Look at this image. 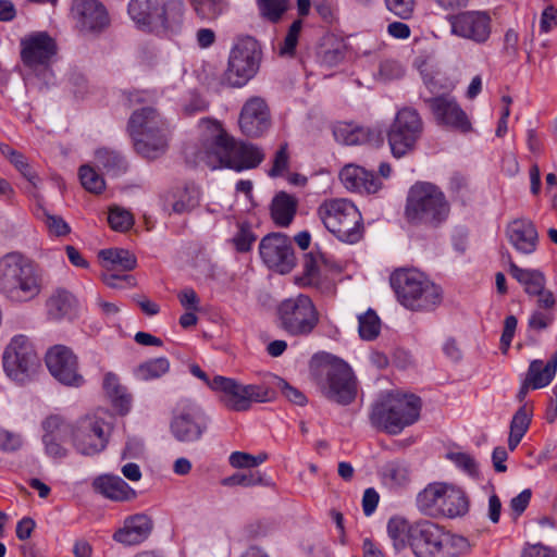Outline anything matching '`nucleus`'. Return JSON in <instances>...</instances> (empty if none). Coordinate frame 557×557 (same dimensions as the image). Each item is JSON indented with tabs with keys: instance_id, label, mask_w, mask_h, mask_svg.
<instances>
[{
	"instance_id": "obj_15",
	"label": "nucleus",
	"mask_w": 557,
	"mask_h": 557,
	"mask_svg": "<svg viewBox=\"0 0 557 557\" xmlns=\"http://www.w3.org/2000/svg\"><path fill=\"white\" fill-rule=\"evenodd\" d=\"M261 48L258 41L246 36L239 38L233 47L223 83L230 87H242L251 79L259 70Z\"/></svg>"
},
{
	"instance_id": "obj_45",
	"label": "nucleus",
	"mask_w": 557,
	"mask_h": 557,
	"mask_svg": "<svg viewBox=\"0 0 557 557\" xmlns=\"http://www.w3.org/2000/svg\"><path fill=\"white\" fill-rule=\"evenodd\" d=\"M257 240L251 225L248 223H238V230L232 238V243L238 252H248L252 244Z\"/></svg>"
},
{
	"instance_id": "obj_51",
	"label": "nucleus",
	"mask_w": 557,
	"mask_h": 557,
	"mask_svg": "<svg viewBox=\"0 0 557 557\" xmlns=\"http://www.w3.org/2000/svg\"><path fill=\"white\" fill-rule=\"evenodd\" d=\"M108 222L114 231L124 232L133 225V216L128 211L114 207L109 211Z\"/></svg>"
},
{
	"instance_id": "obj_24",
	"label": "nucleus",
	"mask_w": 557,
	"mask_h": 557,
	"mask_svg": "<svg viewBox=\"0 0 557 557\" xmlns=\"http://www.w3.org/2000/svg\"><path fill=\"white\" fill-rule=\"evenodd\" d=\"M21 47L22 61L32 70L47 66L57 50L54 40L47 33H35L25 37Z\"/></svg>"
},
{
	"instance_id": "obj_17",
	"label": "nucleus",
	"mask_w": 557,
	"mask_h": 557,
	"mask_svg": "<svg viewBox=\"0 0 557 557\" xmlns=\"http://www.w3.org/2000/svg\"><path fill=\"white\" fill-rule=\"evenodd\" d=\"M109 435V424L97 414L79 419L71 431L72 445L83 456L101 453L107 447Z\"/></svg>"
},
{
	"instance_id": "obj_16",
	"label": "nucleus",
	"mask_w": 557,
	"mask_h": 557,
	"mask_svg": "<svg viewBox=\"0 0 557 557\" xmlns=\"http://www.w3.org/2000/svg\"><path fill=\"white\" fill-rule=\"evenodd\" d=\"M423 121L413 108L405 107L397 111L386 137L395 158L412 152L423 134Z\"/></svg>"
},
{
	"instance_id": "obj_48",
	"label": "nucleus",
	"mask_w": 557,
	"mask_h": 557,
	"mask_svg": "<svg viewBox=\"0 0 557 557\" xmlns=\"http://www.w3.org/2000/svg\"><path fill=\"white\" fill-rule=\"evenodd\" d=\"M449 459L456 467L461 469L468 475L475 478L479 474V465L474 457L463 451H450L447 454Z\"/></svg>"
},
{
	"instance_id": "obj_34",
	"label": "nucleus",
	"mask_w": 557,
	"mask_h": 557,
	"mask_svg": "<svg viewBox=\"0 0 557 557\" xmlns=\"http://www.w3.org/2000/svg\"><path fill=\"white\" fill-rule=\"evenodd\" d=\"M297 205L294 196L285 191L276 194L271 203V216L275 224L282 227L288 226L296 214Z\"/></svg>"
},
{
	"instance_id": "obj_2",
	"label": "nucleus",
	"mask_w": 557,
	"mask_h": 557,
	"mask_svg": "<svg viewBox=\"0 0 557 557\" xmlns=\"http://www.w3.org/2000/svg\"><path fill=\"white\" fill-rule=\"evenodd\" d=\"M202 123L210 133L202 139L198 158L211 169L225 166L240 172L263 161L264 154L258 147L236 141L216 122L206 120Z\"/></svg>"
},
{
	"instance_id": "obj_56",
	"label": "nucleus",
	"mask_w": 557,
	"mask_h": 557,
	"mask_svg": "<svg viewBox=\"0 0 557 557\" xmlns=\"http://www.w3.org/2000/svg\"><path fill=\"white\" fill-rule=\"evenodd\" d=\"M277 388L281 391L284 397L289 401L304 406L307 403V397L296 387L289 385L285 380L277 379Z\"/></svg>"
},
{
	"instance_id": "obj_29",
	"label": "nucleus",
	"mask_w": 557,
	"mask_h": 557,
	"mask_svg": "<svg viewBox=\"0 0 557 557\" xmlns=\"http://www.w3.org/2000/svg\"><path fill=\"white\" fill-rule=\"evenodd\" d=\"M333 134L338 143L349 146L364 144L380 146L383 143L381 132L351 123L337 124Z\"/></svg>"
},
{
	"instance_id": "obj_58",
	"label": "nucleus",
	"mask_w": 557,
	"mask_h": 557,
	"mask_svg": "<svg viewBox=\"0 0 557 557\" xmlns=\"http://www.w3.org/2000/svg\"><path fill=\"white\" fill-rule=\"evenodd\" d=\"M532 492L531 490L527 488L523 490L520 494H518L516 497H513L510 500V509L515 516V518H518L528 507L530 500H531Z\"/></svg>"
},
{
	"instance_id": "obj_47",
	"label": "nucleus",
	"mask_w": 557,
	"mask_h": 557,
	"mask_svg": "<svg viewBox=\"0 0 557 557\" xmlns=\"http://www.w3.org/2000/svg\"><path fill=\"white\" fill-rule=\"evenodd\" d=\"M260 13L271 22H277L288 8V0H258Z\"/></svg>"
},
{
	"instance_id": "obj_43",
	"label": "nucleus",
	"mask_w": 557,
	"mask_h": 557,
	"mask_svg": "<svg viewBox=\"0 0 557 557\" xmlns=\"http://www.w3.org/2000/svg\"><path fill=\"white\" fill-rule=\"evenodd\" d=\"M227 8L224 0H196L195 11L203 20H214L219 17Z\"/></svg>"
},
{
	"instance_id": "obj_37",
	"label": "nucleus",
	"mask_w": 557,
	"mask_h": 557,
	"mask_svg": "<svg viewBox=\"0 0 557 557\" xmlns=\"http://www.w3.org/2000/svg\"><path fill=\"white\" fill-rule=\"evenodd\" d=\"M103 389L114 407L117 408L121 413L128 411L131 396L126 393L125 387L120 384L115 374L109 372L104 375Z\"/></svg>"
},
{
	"instance_id": "obj_11",
	"label": "nucleus",
	"mask_w": 557,
	"mask_h": 557,
	"mask_svg": "<svg viewBox=\"0 0 557 557\" xmlns=\"http://www.w3.org/2000/svg\"><path fill=\"white\" fill-rule=\"evenodd\" d=\"M421 400L416 395H388L372 408L371 423L388 434H399L420 417Z\"/></svg>"
},
{
	"instance_id": "obj_50",
	"label": "nucleus",
	"mask_w": 557,
	"mask_h": 557,
	"mask_svg": "<svg viewBox=\"0 0 557 557\" xmlns=\"http://www.w3.org/2000/svg\"><path fill=\"white\" fill-rule=\"evenodd\" d=\"M262 483L263 479L259 472H237L222 480L224 486L250 487Z\"/></svg>"
},
{
	"instance_id": "obj_46",
	"label": "nucleus",
	"mask_w": 557,
	"mask_h": 557,
	"mask_svg": "<svg viewBox=\"0 0 557 557\" xmlns=\"http://www.w3.org/2000/svg\"><path fill=\"white\" fill-rule=\"evenodd\" d=\"M302 22L296 20L289 26L284 40L278 45V54L281 57H293L297 47Z\"/></svg>"
},
{
	"instance_id": "obj_1",
	"label": "nucleus",
	"mask_w": 557,
	"mask_h": 557,
	"mask_svg": "<svg viewBox=\"0 0 557 557\" xmlns=\"http://www.w3.org/2000/svg\"><path fill=\"white\" fill-rule=\"evenodd\" d=\"M387 533L396 554L409 546L416 557H458L470 548L466 537L446 532L429 520L411 523L394 517L387 522Z\"/></svg>"
},
{
	"instance_id": "obj_60",
	"label": "nucleus",
	"mask_w": 557,
	"mask_h": 557,
	"mask_svg": "<svg viewBox=\"0 0 557 557\" xmlns=\"http://www.w3.org/2000/svg\"><path fill=\"white\" fill-rule=\"evenodd\" d=\"M103 282L112 288H123L125 286H133L135 284L134 277L131 275H117L111 272L102 275Z\"/></svg>"
},
{
	"instance_id": "obj_9",
	"label": "nucleus",
	"mask_w": 557,
	"mask_h": 557,
	"mask_svg": "<svg viewBox=\"0 0 557 557\" xmlns=\"http://www.w3.org/2000/svg\"><path fill=\"white\" fill-rule=\"evenodd\" d=\"M324 227L343 243L355 244L363 236V221L358 208L348 199H324L317 208Z\"/></svg>"
},
{
	"instance_id": "obj_36",
	"label": "nucleus",
	"mask_w": 557,
	"mask_h": 557,
	"mask_svg": "<svg viewBox=\"0 0 557 557\" xmlns=\"http://www.w3.org/2000/svg\"><path fill=\"white\" fill-rule=\"evenodd\" d=\"M96 165L108 175L119 176L127 169L125 159L117 152L108 148H100L95 153Z\"/></svg>"
},
{
	"instance_id": "obj_10",
	"label": "nucleus",
	"mask_w": 557,
	"mask_h": 557,
	"mask_svg": "<svg viewBox=\"0 0 557 557\" xmlns=\"http://www.w3.org/2000/svg\"><path fill=\"white\" fill-rule=\"evenodd\" d=\"M416 506L422 515L431 518H457L469 511V498L456 485L434 482L417 494Z\"/></svg>"
},
{
	"instance_id": "obj_41",
	"label": "nucleus",
	"mask_w": 557,
	"mask_h": 557,
	"mask_svg": "<svg viewBox=\"0 0 557 557\" xmlns=\"http://www.w3.org/2000/svg\"><path fill=\"white\" fill-rule=\"evenodd\" d=\"M78 174L83 187L89 193L100 194L104 189V180L94 168L82 165Z\"/></svg>"
},
{
	"instance_id": "obj_63",
	"label": "nucleus",
	"mask_w": 557,
	"mask_h": 557,
	"mask_svg": "<svg viewBox=\"0 0 557 557\" xmlns=\"http://www.w3.org/2000/svg\"><path fill=\"white\" fill-rule=\"evenodd\" d=\"M557 25V9L548 5L541 15L540 28L543 33H548Z\"/></svg>"
},
{
	"instance_id": "obj_19",
	"label": "nucleus",
	"mask_w": 557,
	"mask_h": 557,
	"mask_svg": "<svg viewBox=\"0 0 557 557\" xmlns=\"http://www.w3.org/2000/svg\"><path fill=\"white\" fill-rule=\"evenodd\" d=\"M259 253L270 269L281 274L289 273L296 264L292 242L282 233L264 236L259 244Z\"/></svg>"
},
{
	"instance_id": "obj_26",
	"label": "nucleus",
	"mask_w": 557,
	"mask_h": 557,
	"mask_svg": "<svg viewBox=\"0 0 557 557\" xmlns=\"http://www.w3.org/2000/svg\"><path fill=\"white\" fill-rule=\"evenodd\" d=\"M506 237L510 245L522 255H531L536 250L539 234L529 219H516L506 227Z\"/></svg>"
},
{
	"instance_id": "obj_52",
	"label": "nucleus",
	"mask_w": 557,
	"mask_h": 557,
	"mask_svg": "<svg viewBox=\"0 0 557 557\" xmlns=\"http://www.w3.org/2000/svg\"><path fill=\"white\" fill-rule=\"evenodd\" d=\"M531 417V410L525 405L520 407L510 422V432L523 437L530 426Z\"/></svg>"
},
{
	"instance_id": "obj_64",
	"label": "nucleus",
	"mask_w": 557,
	"mask_h": 557,
	"mask_svg": "<svg viewBox=\"0 0 557 557\" xmlns=\"http://www.w3.org/2000/svg\"><path fill=\"white\" fill-rule=\"evenodd\" d=\"M181 305L187 310L197 311L199 310V298L193 288H184L178 294Z\"/></svg>"
},
{
	"instance_id": "obj_18",
	"label": "nucleus",
	"mask_w": 557,
	"mask_h": 557,
	"mask_svg": "<svg viewBox=\"0 0 557 557\" xmlns=\"http://www.w3.org/2000/svg\"><path fill=\"white\" fill-rule=\"evenodd\" d=\"M45 360L50 374L62 385L78 388L85 384L84 375L79 372L78 358L70 347H50Z\"/></svg>"
},
{
	"instance_id": "obj_55",
	"label": "nucleus",
	"mask_w": 557,
	"mask_h": 557,
	"mask_svg": "<svg viewBox=\"0 0 557 557\" xmlns=\"http://www.w3.org/2000/svg\"><path fill=\"white\" fill-rule=\"evenodd\" d=\"M288 152H287V145L284 144L280 147V149L276 151L273 165L269 171V175L271 177H277L281 176L288 168Z\"/></svg>"
},
{
	"instance_id": "obj_7",
	"label": "nucleus",
	"mask_w": 557,
	"mask_h": 557,
	"mask_svg": "<svg viewBox=\"0 0 557 557\" xmlns=\"http://www.w3.org/2000/svg\"><path fill=\"white\" fill-rule=\"evenodd\" d=\"M313 362L318 363L315 376L324 397L344 406L355 400L357 380L347 362L329 354L315 356Z\"/></svg>"
},
{
	"instance_id": "obj_4",
	"label": "nucleus",
	"mask_w": 557,
	"mask_h": 557,
	"mask_svg": "<svg viewBox=\"0 0 557 557\" xmlns=\"http://www.w3.org/2000/svg\"><path fill=\"white\" fill-rule=\"evenodd\" d=\"M389 281L398 302L410 311L431 312L443 300L442 288L418 269L395 270Z\"/></svg>"
},
{
	"instance_id": "obj_23",
	"label": "nucleus",
	"mask_w": 557,
	"mask_h": 557,
	"mask_svg": "<svg viewBox=\"0 0 557 557\" xmlns=\"http://www.w3.org/2000/svg\"><path fill=\"white\" fill-rule=\"evenodd\" d=\"M242 133L248 137H259L271 125L270 109L261 97H251L243 106L238 119Z\"/></svg>"
},
{
	"instance_id": "obj_12",
	"label": "nucleus",
	"mask_w": 557,
	"mask_h": 557,
	"mask_svg": "<svg viewBox=\"0 0 557 557\" xmlns=\"http://www.w3.org/2000/svg\"><path fill=\"white\" fill-rule=\"evenodd\" d=\"M319 323V313L309 296L298 294L277 306V325L290 336H308Z\"/></svg>"
},
{
	"instance_id": "obj_13",
	"label": "nucleus",
	"mask_w": 557,
	"mask_h": 557,
	"mask_svg": "<svg viewBox=\"0 0 557 557\" xmlns=\"http://www.w3.org/2000/svg\"><path fill=\"white\" fill-rule=\"evenodd\" d=\"M210 388L220 393L223 405L233 411H247L253 403H265L272 398L270 388L264 384H242L238 381L215 375Z\"/></svg>"
},
{
	"instance_id": "obj_42",
	"label": "nucleus",
	"mask_w": 557,
	"mask_h": 557,
	"mask_svg": "<svg viewBox=\"0 0 557 557\" xmlns=\"http://www.w3.org/2000/svg\"><path fill=\"white\" fill-rule=\"evenodd\" d=\"M99 255L103 260L120 265L125 271H131L136 267L135 256L124 249H103Z\"/></svg>"
},
{
	"instance_id": "obj_31",
	"label": "nucleus",
	"mask_w": 557,
	"mask_h": 557,
	"mask_svg": "<svg viewBox=\"0 0 557 557\" xmlns=\"http://www.w3.org/2000/svg\"><path fill=\"white\" fill-rule=\"evenodd\" d=\"M76 307L75 296L64 288H58L46 301L47 317L51 321L71 320L75 315Z\"/></svg>"
},
{
	"instance_id": "obj_44",
	"label": "nucleus",
	"mask_w": 557,
	"mask_h": 557,
	"mask_svg": "<svg viewBox=\"0 0 557 557\" xmlns=\"http://www.w3.org/2000/svg\"><path fill=\"white\" fill-rule=\"evenodd\" d=\"M268 459L267 453L250 455L243 451H234L230 455L228 461L236 469H251L258 467Z\"/></svg>"
},
{
	"instance_id": "obj_20",
	"label": "nucleus",
	"mask_w": 557,
	"mask_h": 557,
	"mask_svg": "<svg viewBox=\"0 0 557 557\" xmlns=\"http://www.w3.org/2000/svg\"><path fill=\"white\" fill-rule=\"evenodd\" d=\"M451 34L473 41L484 44L492 32V18L486 11H463L448 17Z\"/></svg>"
},
{
	"instance_id": "obj_57",
	"label": "nucleus",
	"mask_w": 557,
	"mask_h": 557,
	"mask_svg": "<svg viewBox=\"0 0 557 557\" xmlns=\"http://www.w3.org/2000/svg\"><path fill=\"white\" fill-rule=\"evenodd\" d=\"M517 318L515 315L506 317L504 321V330L500 337V346L504 352L508 350L510 347L511 341L513 338L516 329H517Z\"/></svg>"
},
{
	"instance_id": "obj_6",
	"label": "nucleus",
	"mask_w": 557,
	"mask_h": 557,
	"mask_svg": "<svg viewBox=\"0 0 557 557\" xmlns=\"http://www.w3.org/2000/svg\"><path fill=\"white\" fill-rule=\"evenodd\" d=\"M127 12L138 28L158 34H176L184 20L181 0H131Z\"/></svg>"
},
{
	"instance_id": "obj_39",
	"label": "nucleus",
	"mask_w": 557,
	"mask_h": 557,
	"mask_svg": "<svg viewBox=\"0 0 557 557\" xmlns=\"http://www.w3.org/2000/svg\"><path fill=\"white\" fill-rule=\"evenodd\" d=\"M169 369V360L164 357H159L139 364L136 369V375L141 380L148 381L162 376Z\"/></svg>"
},
{
	"instance_id": "obj_38",
	"label": "nucleus",
	"mask_w": 557,
	"mask_h": 557,
	"mask_svg": "<svg viewBox=\"0 0 557 557\" xmlns=\"http://www.w3.org/2000/svg\"><path fill=\"white\" fill-rule=\"evenodd\" d=\"M382 476L392 486H404L410 481V469L405 461L393 460L383 466Z\"/></svg>"
},
{
	"instance_id": "obj_25",
	"label": "nucleus",
	"mask_w": 557,
	"mask_h": 557,
	"mask_svg": "<svg viewBox=\"0 0 557 557\" xmlns=\"http://www.w3.org/2000/svg\"><path fill=\"white\" fill-rule=\"evenodd\" d=\"M71 13L76 25L85 32H99L109 25V15L98 0H73Z\"/></svg>"
},
{
	"instance_id": "obj_22",
	"label": "nucleus",
	"mask_w": 557,
	"mask_h": 557,
	"mask_svg": "<svg viewBox=\"0 0 557 557\" xmlns=\"http://www.w3.org/2000/svg\"><path fill=\"white\" fill-rule=\"evenodd\" d=\"M424 101L438 125L461 133L471 131V122L454 96L444 94L428 98Z\"/></svg>"
},
{
	"instance_id": "obj_8",
	"label": "nucleus",
	"mask_w": 557,
	"mask_h": 557,
	"mask_svg": "<svg viewBox=\"0 0 557 557\" xmlns=\"http://www.w3.org/2000/svg\"><path fill=\"white\" fill-rule=\"evenodd\" d=\"M128 132L135 150L144 158L156 159L168 148V125L152 107H144L133 112L128 121Z\"/></svg>"
},
{
	"instance_id": "obj_61",
	"label": "nucleus",
	"mask_w": 557,
	"mask_h": 557,
	"mask_svg": "<svg viewBox=\"0 0 557 557\" xmlns=\"http://www.w3.org/2000/svg\"><path fill=\"white\" fill-rule=\"evenodd\" d=\"M62 438L51 437V435H44L42 441L46 447V453L52 458H63L66 456V449L59 443Z\"/></svg>"
},
{
	"instance_id": "obj_14",
	"label": "nucleus",
	"mask_w": 557,
	"mask_h": 557,
	"mask_svg": "<svg viewBox=\"0 0 557 557\" xmlns=\"http://www.w3.org/2000/svg\"><path fill=\"white\" fill-rule=\"evenodd\" d=\"M5 374L17 383H25L36 372L39 358L33 341L25 334H16L7 344L2 354Z\"/></svg>"
},
{
	"instance_id": "obj_33",
	"label": "nucleus",
	"mask_w": 557,
	"mask_h": 557,
	"mask_svg": "<svg viewBox=\"0 0 557 557\" xmlns=\"http://www.w3.org/2000/svg\"><path fill=\"white\" fill-rule=\"evenodd\" d=\"M557 371V354L544 363L542 360L531 361L525 379L533 389L547 386L553 381Z\"/></svg>"
},
{
	"instance_id": "obj_28",
	"label": "nucleus",
	"mask_w": 557,
	"mask_h": 557,
	"mask_svg": "<svg viewBox=\"0 0 557 557\" xmlns=\"http://www.w3.org/2000/svg\"><path fill=\"white\" fill-rule=\"evenodd\" d=\"M151 530V519L144 513H137L125 519L123 527L113 534V539L126 546L138 545L149 536Z\"/></svg>"
},
{
	"instance_id": "obj_3",
	"label": "nucleus",
	"mask_w": 557,
	"mask_h": 557,
	"mask_svg": "<svg viewBox=\"0 0 557 557\" xmlns=\"http://www.w3.org/2000/svg\"><path fill=\"white\" fill-rule=\"evenodd\" d=\"M40 270L20 252H9L0 258V293L11 302L25 304L42 292Z\"/></svg>"
},
{
	"instance_id": "obj_40",
	"label": "nucleus",
	"mask_w": 557,
	"mask_h": 557,
	"mask_svg": "<svg viewBox=\"0 0 557 557\" xmlns=\"http://www.w3.org/2000/svg\"><path fill=\"white\" fill-rule=\"evenodd\" d=\"M358 332L362 339L372 341L377 337L381 330V321L375 311L369 309L358 317Z\"/></svg>"
},
{
	"instance_id": "obj_5",
	"label": "nucleus",
	"mask_w": 557,
	"mask_h": 557,
	"mask_svg": "<svg viewBox=\"0 0 557 557\" xmlns=\"http://www.w3.org/2000/svg\"><path fill=\"white\" fill-rule=\"evenodd\" d=\"M450 213V203L444 191L429 182H418L408 191L405 219L411 225L438 227Z\"/></svg>"
},
{
	"instance_id": "obj_35",
	"label": "nucleus",
	"mask_w": 557,
	"mask_h": 557,
	"mask_svg": "<svg viewBox=\"0 0 557 557\" xmlns=\"http://www.w3.org/2000/svg\"><path fill=\"white\" fill-rule=\"evenodd\" d=\"M509 272L520 284L524 286V290L529 295L541 293L545 286V277L537 270H527L519 268L510 260Z\"/></svg>"
},
{
	"instance_id": "obj_53",
	"label": "nucleus",
	"mask_w": 557,
	"mask_h": 557,
	"mask_svg": "<svg viewBox=\"0 0 557 557\" xmlns=\"http://www.w3.org/2000/svg\"><path fill=\"white\" fill-rule=\"evenodd\" d=\"M45 225L51 236H65L71 232L70 225L59 215L45 213Z\"/></svg>"
},
{
	"instance_id": "obj_59",
	"label": "nucleus",
	"mask_w": 557,
	"mask_h": 557,
	"mask_svg": "<svg viewBox=\"0 0 557 557\" xmlns=\"http://www.w3.org/2000/svg\"><path fill=\"white\" fill-rule=\"evenodd\" d=\"M322 263H324V256L322 253H307L304 260L305 274L310 277H314L319 272L320 264Z\"/></svg>"
},
{
	"instance_id": "obj_54",
	"label": "nucleus",
	"mask_w": 557,
	"mask_h": 557,
	"mask_svg": "<svg viewBox=\"0 0 557 557\" xmlns=\"http://www.w3.org/2000/svg\"><path fill=\"white\" fill-rule=\"evenodd\" d=\"M386 8L400 18L411 17L414 9V0H385Z\"/></svg>"
},
{
	"instance_id": "obj_30",
	"label": "nucleus",
	"mask_w": 557,
	"mask_h": 557,
	"mask_svg": "<svg viewBox=\"0 0 557 557\" xmlns=\"http://www.w3.org/2000/svg\"><path fill=\"white\" fill-rule=\"evenodd\" d=\"M200 189L194 184H187L172 189L165 197V208L170 213L185 214L198 207Z\"/></svg>"
},
{
	"instance_id": "obj_32",
	"label": "nucleus",
	"mask_w": 557,
	"mask_h": 557,
	"mask_svg": "<svg viewBox=\"0 0 557 557\" xmlns=\"http://www.w3.org/2000/svg\"><path fill=\"white\" fill-rule=\"evenodd\" d=\"M94 486L103 496L115 502L131 500L136 496V492L117 475H100L95 480Z\"/></svg>"
},
{
	"instance_id": "obj_21",
	"label": "nucleus",
	"mask_w": 557,
	"mask_h": 557,
	"mask_svg": "<svg viewBox=\"0 0 557 557\" xmlns=\"http://www.w3.org/2000/svg\"><path fill=\"white\" fill-rule=\"evenodd\" d=\"M207 429L206 418L198 406L184 400L171 422V431L180 442L198 441Z\"/></svg>"
},
{
	"instance_id": "obj_27",
	"label": "nucleus",
	"mask_w": 557,
	"mask_h": 557,
	"mask_svg": "<svg viewBox=\"0 0 557 557\" xmlns=\"http://www.w3.org/2000/svg\"><path fill=\"white\" fill-rule=\"evenodd\" d=\"M339 180L346 189L359 194H374L382 186L373 172L355 164L345 165L339 172Z\"/></svg>"
},
{
	"instance_id": "obj_49",
	"label": "nucleus",
	"mask_w": 557,
	"mask_h": 557,
	"mask_svg": "<svg viewBox=\"0 0 557 557\" xmlns=\"http://www.w3.org/2000/svg\"><path fill=\"white\" fill-rule=\"evenodd\" d=\"M42 428L45 430L44 435H51V437L57 438H64L72 431V426L62 417L57 414L48 417L42 422Z\"/></svg>"
},
{
	"instance_id": "obj_62",
	"label": "nucleus",
	"mask_w": 557,
	"mask_h": 557,
	"mask_svg": "<svg viewBox=\"0 0 557 557\" xmlns=\"http://www.w3.org/2000/svg\"><path fill=\"white\" fill-rule=\"evenodd\" d=\"M22 446V438L18 434L10 431H0V448L2 450L13 451Z\"/></svg>"
}]
</instances>
